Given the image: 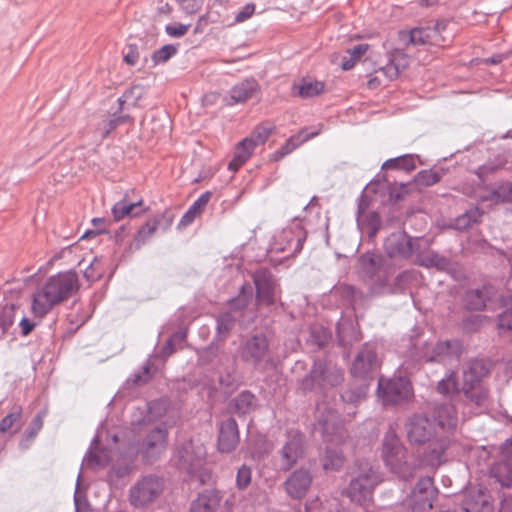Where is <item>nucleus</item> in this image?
<instances>
[{
  "mask_svg": "<svg viewBox=\"0 0 512 512\" xmlns=\"http://www.w3.org/2000/svg\"><path fill=\"white\" fill-rule=\"evenodd\" d=\"M256 145L251 142V139L245 138L236 147L233 160L229 163L228 168L232 171H237L252 155Z\"/></svg>",
  "mask_w": 512,
  "mask_h": 512,
  "instance_id": "obj_34",
  "label": "nucleus"
},
{
  "mask_svg": "<svg viewBox=\"0 0 512 512\" xmlns=\"http://www.w3.org/2000/svg\"><path fill=\"white\" fill-rule=\"evenodd\" d=\"M104 272V267L102 266V261L100 258L95 257L93 261L89 264V266L84 271V277L88 281H95L99 279Z\"/></svg>",
  "mask_w": 512,
  "mask_h": 512,
  "instance_id": "obj_57",
  "label": "nucleus"
},
{
  "mask_svg": "<svg viewBox=\"0 0 512 512\" xmlns=\"http://www.w3.org/2000/svg\"><path fill=\"white\" fill-rule=\"evenodd\" d=\"M177 51V46L172 44L164 45L160 49L154 51L152 54V62L154 66L167 62L177 53Z\"/></svg>",
  "mask_w": 512,
  "mask_h": 512,
  "instance_id": "obj_55",
  "label": "nucleus"
},
{
  "mask_svg": "<svg viewBox=\"0 0 512 512\" xmlns=\"http://www.w3.org/2000/svg\"><path fill=\"white\" fill-rule=\"evenodd\" d=\"M343 381V370L337 365L324 359H316L308 375L300 383L302 390L311 391L332 388Z\"/></svg>",
  "mask_w": 512,
  "mask_h": 512,
  "instance_id": "obj_6",
  "label": "nucleus"
},
{
  "mask_svg": "<svg viewBox=\"0 0 512 512\" xmlns=\"http://www.w3.org/2000/svg\"><path fill=\"white\" fill-rule=\"evenodd\" d=\"M490 476L502 487H510L512 484V466L506 461L494 463L490 468Z\"/></svg>",
  "mask_w": 512,
  "mask_h": 512,
  "instance_id": "obj_36",
  "label": "nucleus"
},
{
  "mask_svg": "<svg viewBox=\"0 0 512 512\" xmlns=\"http://www.w3.org/2000/svg\"><path fill=\"white\" fill-rule=\"evenodd\" d=\"M441 174L434 170H422L416 175L417 183L424 186H431L439 182Z\"/></svg>",
  "mask_w": 512,
  "mask_h": 512,
  "instance_id": "obj_58",
  "label": "nucleus"
},
{
  "mask_svg": "<svg viewBox=\"0 0 512 512\" xmlns=\"http://www.w3.org/2000/svg\"><path fill=\"white\" fill-rule=\"evenodd\" d=\"M313 482V475L310 469L300 467L294 470L284 481V489L287 495L293 500L303 499Z\"/></svg>",
  "mask_w": 512,
  "mask_h": 512,
  "instance_id": "obj_17",
  "label": "nucleus"
},
{
  "mask_svg": "<svg viewBox=\"0 0 512 512\" xmlns=\"http://www.w3.org/2000/svg\"><path fill=\"white\" fill-rule=\"evenodd\" d=\"M416 167V159L414 155L407 154L393 159L387 160L383 165V169L399 168L406 171H411Z\"/></svg>",
  "mask_w": 512,
  "mask_h": 512,
  "instance_id": "obj_49",
  "label": "nucleus"
},
{
  "mask_svg": "<svg viewBox=\"0 0 512 512\" xmlns=\"http://www.w3.org/2000/svg\"><path fill=\"white\" fill-rule=\"evenodd\" d=\"M257 405L255 396L248 392L243 391L232 400V409L238 414H247Z\"/></svg>",
  "mask_w": 512,
  "mask_h": 512,
  "instance_id": "obj_41",
  "label": "nucleus"
},
{
  "mask_svg": "<svg viewBox=\"0 0 512 512\" xmlns=\"http://www.w3.org/2000/svg\"><path fill=\"white\" fill-rule=\"evenodd\" d=\"M417 271L407 270L397 275L393 281V286L397 288V293L403 291L407 285L416 278Z\"/></svg>",
  "mask_w": 512,
  "mask_h": 512,
  "instance_id": "obj_59",
  "label": "nucleus"
},
{
  "mask_svg": "<svg viewBox=\"0 0 512 512\" xmlns=\"http://www.w3.org/2000/svg\"><path fill=\"white\" fill-rule=\"evenodd\" d=\"M460 512H493L491 495L487 490L470 488L461 501Z\"/></svg>",
  "mask_w": 512,
  "mask_h": 512,
  "instance_id": "obj_20",
  "label": "nucleus"
},
{
  "mask_svg": "<svg viewBox=\"0 0 512 512\" xmlns=\"http://www.w3.org/2000/svg\"><path fill=\"white\" fill-rule=\"evenodd\" d=\"M21 425V408L14 407L12 411L0 421V433L13 435L20 430Z\"/></svg>",
  "mask_w": 512,
  "mask_h": 512,
  "instance_id": "obj_37",
  "label": "nucleus"
},
{
  "mask_svg": "<svg viewBox=\"0 0 512 512\" xmlns=\"http://www.w3.org/2000/svg\"><path fill=\"white\" fill-rule=\"evenodd\" d=\"M485 374V369L479 362L472 363L463 372V386L462 388L474 387L483 384L482 378Z\"/></svg>",
  "mask_w": 512,
  "mask_h": 512,
  "instance_id": "obj_40",
  "label": "nucleus"
},
{
  "mask_svg": "<svg viewBox=\"0 0 512 512\" xmlns=\"http://www.w3.org/2000/svg\"><path fill=\"white\" fill-rule=\"evenodd\" d=\"M251 469L246 465H242L238 471L236 476V484L239 489H245L251 482Z\"/></svg>",
  "mask_w": 512,
  "mask_h": 512,
  "instance_id": "obj_64",
  "label": "nucleus"
},
{
  "mask_svg": "<svg viewBox=\"0 0 512 512\" xmlns=\"http://www.w3.org/2000/svg\"><path fill=\"white\" fill-rule=\"evenodd\" d=\"M79 287L78 276L73 271L60 272L49 277L33 295L32 311L34 315L43 317L55 305L72 297Z\"/></svg>",
  "mask_w": 512,
  "mask_h": 512,
  "instance_id": "obj_2",
  "label": "nucleus"
},
{
  "mask_svg": "<svg viewBox=\"0 0 512 512\" xmlns=\"http://www.w3.org/2000/svg\"><path fill=\"white\" fill-rule=\"evenodd\" d=\"M381 257L373 252H366L359 258V265L362 272L373 277L379 270Z\"/></svg>",
  "mask_w": 512,
  "mask_h": 512,
  "instance_id": "obj_43",
  "label": "nucleus"
},
{
  "mask_svg": "<svg viewBox=\"0 0 512 512\" xmlns=\"http://www.w3.org/2000/svg\"><path fill=\"white\" fill-rule=\"evenodd\" d=\"M43 427V414L39 413L37 414L31 421L28 429L24 433L21 441H20V447L23 449L29 448L39 431Z\"/></svg>",
  "mask_w": 512,
  "mask_h": 512,
  "instance_id": "obj_46",
  "label": "nucleus"
},
{
  "mask_svg": "<svg viewBox=\"0 0 512 512\" xmlns=\"http://www.w3.org/2000/svg\"><path fill=\"white\" fill-rule=\"evenodd\" d=\"M371 294L375 296L397 293V288L393 286L387 276H379L370 287Z\"/></svg>",
  "mask_w": 512,
  "mask_h": 512,
  "instance_id": "obj_53",
  "label": "nucleus"
},
{
  "mask_svg": "<svg viewBox=\"0 0 512 512\" xmlns=\"http://www.w3.org/2000/svg\"><path fill=\"white\" fill-rule=\"evenodd\" d=\"M323 127V124H317L316 126L302 129L297 135L292 136L290 139H288L285 145L274 153L275 159H281L285 155L294 151L304 142L318 136L323 130Z\"/></svg>",
  "mask_w": 512,
  "mask_h": 512,
  "instance_id": "obj_26",
  "label": "nucleus"
},
{
  "mask_svg": "<svg viewBox=\"0 0 512 512\" xmlns=\"http://www.w3.org/2000/svg\"><path fill=\"white\" fill-rule=\"evenodd\" d=\"M257 300L265 305H273L278 296L277 281L267 268H259L253 274Z\"/></svg>",
  "mask_w": 512,
  "mask_h": 512,
  "instance_id": "obj_16",
  "label": "nucleus"
},
{
  "mask_svg": "<svg viewBox=\"0 0 512 512\" xmlns=\"http://www.w3.org/2000/svg\"><path fill=\"white\" fill-rule=\"evenodd\" d=\"M341 429L342 421L337 410L325 401L318 402L314 431L320 433L326 441H334V438H341Z\"/></svg>",
  "mask_w": 512,
  "mask_h": 512,
  "instance_id": "obj_10",
  "label": "nucleus"
},
{
  "mask_svg": "<svg viewBox=\"0 0 512 512\" xmlns=\"http://www.w3.org/2000/svg\"><path fill=\"white\" fill-rule=\"evenodd\" d=\"M501 301L505 309L498 316V329L507 332L512 329V295L503 296Z\"/></svg>",
  "mask_w": 512,
  "mask_h": 512,
  "instance_id": "obj_45",
  "label": "nucleus"
},
{
  "mask_svg": "<svg viewBox=\"0 0 512 512\" xmlns=\"http://www.w3.org/2000/svg\"><path fill=\"white\" fill-rule=\"evenodd\" d=\"M162 217H164V215H158L154 217L152 220L147 221L143 226H141L140 229L137 231L136 235L134 236L130 248L137 250L142 245H144L158 229Z\"/></svg>",
  "mask_w": 512,
  "mask_h": 512,
  "instance_id": "obj_30",
  "label": "nucleus"
},
{
  "mask_svg": "<svg viewBox=\"0 0 512 512\" xmlns=\"http://www.w3.org/2000/svg\"><path fill=\"white\" fill-rule=\"evenodd\" d=\"M259 88V84L254 78L245 79L230 89L229 95L225 97V102L229 106L245 103L258 93Z\"/></svg>",
  "mask_w": 512,
  "mask_h": 512,
  "instance_id": "obj_22",
  "label": "nucleus"
},
{
  "mask_svg": "<svg viewBox=\"0 0 512 512\" xmlns=\"http://www.w3.org/2000/svg\"><path fill=\"white\" fill-rule=\"evenodd\" d=\"M168 431L166 427L154 428L141 445V454L146 462L157 461L167 448Z\"/></svg>",
  "mask_w": 512,
  "mask_h": 512,
  "instance_id": "obj_18",
  "label": "nucleus"
},
{
  "mask_svg": "<svg viewBox=\"0 0 512 512\" xmlns=\"http://www.w3.org/2000/svg\"><path fill=\"white\" fill-rule=\"evenodd\" d=\"M377 395L383 405H396L409 401L413 397V389L406 377H381L378 381Z\"/></svg>",
  "mask_w": 512,
  "mask_h": 512,
  "instance_id": "obj_9",
  "label": "nucleus"
},
{
  "mask_svg": "<svg viewBox=\"0 0 512 512\" xmlns=\"http://www.w3.org/2000/svg\"><path fill=\"white\" fill-rule=\"evenodd\" d=\"M462 346L458 340L439 341L435 344L425 343L420 357L427 362H443L457 359L461 353Z\"/></svg>",
  "mask_w": 512,
  "mask_h": 512,
  "instance_id": "obj_14",
  "label": "nucleus"
},
{
  "mask_svg": "<svg viewBox=\"0 0 512 512\" xmlns=\"http://www.w3.org/2000/svg\"><path fill=\"white\" fill-rule=\"evenodd\" d=\"M437 490L431 477L420 478L405 501L407 512H428L433 507Z\"/></svg>",
  "mask_w": 512,
  "mask_h": 512,
  "instance_id": "obj_11",
  "label": "nucleus"
},
{
  "mask_svg": "<svg viewBox=\"0 0 512 512\" xmlns=\"http://www.w3.org/2000/svg\"><path fill=\"white\" fill-rule=\"evenodd\" d=\"M222 495L214 489H207L199 493L191 502L190 512H217L221 508Z\"/></svg>",
  "mask_w": 512,
  "mask_h": 512,
  "instance_id": "obj_25",
  "label": "nucleus"
},
{
  "mask_svg": "<svg viewBox=\"0 0 512 512\" xmlns=\"http://www.w3.org/2000/svg\"><path fill=\"white\" fill-rule=\"evenodd\" d=\"M17 309H19V307L13 303L6 304L0 308V328L2 333H5L14 323Z\"/></svg>",
  "mask_w": 512,
  "mask_h": 512,
  "instance_id": "obj_54",
  "label": "nucleus"
},
{
  "mask_svg": "<svg viewBox=\"0 0 512 512\" xmlns=\"http://www.w3.org/2000/svg\"><path fill=\"white\" fill-rule=\"evenodd\" d=\"M239 443L238 425L235 419L221 422L218 434V449L222 453L233 451Z\"/></svg>",
  "mask_w": 512,
  "mask_h": 512,
  "instance_id": "obj_23",
  "label": "nucleus"
},
{
  "mask_svg": "<svg viewBox=\"0 0 512 512\" xmlns=\"http://www.w3.org/2000/svg\"><path fill=\"white\" fill-rule=\"evenodd\" d=\"M294 90L302 98H312L324 90V84L320 81H304L300 85L294 86Z\"/></svg>",
  "mask_w": 512,
  "mask_h": 512,
  "instance_id": "obj_50",
  "label": "nucleus"
},
{
  "mask_svg": "<svg viewBox=\"0 0 512 512\" xmlns=\"http://www.w3.org/2000/svg\"><path fill=\"white\" fill-rule=\"evenodd\" d=\"M369 202L367 197L362 195L357 210V224L359 227H366L369 237H374L379 231L381 220L377 212L367 214Z\"/></svg>",
  "mask_w": 512,
  "mask_h": 512,
  "instance_id": "obj_27",
  "label": "nucleus"
},
{
  "mask_svg": "<svg viewBox=\"0 0 512 512\" xmlns=\"http://www.w3.org/2000/svg\"><path fill=\"white\" fill-rule=\"evenodd\" d=\"M236 319L230 313L226 312L216 318V337L219 340H225L235 325Z\"/></svg>",
  "mask_w": 512,
  "mask_h": 512,
  "instance_id": "obj_44",
  "label": "nucleus"
},
{
  "mask_svg": "<svg viewBox=\"0 0 512 512\" xmlns=\"http://www.w3.org/2000/svg\"><path fill=\"white\" fill-rule=\"evenodd\" d=\"M271 134V128L266 126H258L255 128L253 133L250 137H247L248 139H251V142L254 143L256 146L264 144L268 137Z\"/></svg>",
  "mask_w": 512,
  "mask_h": 512,
  "instance_id": "obj_63",
  "label": "nucleus"
},
{
  "mask_svg": "<svg viewBox=\"0 0 512 512\" xmlns=\"http://www.w3.org/2000/svg\"><path fill=\"white\" fill-rule=\"evenodd\" d=\"M166 401L156 400L148 405V421L160 418L166 411Z\"/></svg>",
  "mask_w": 512,
  "mask_h": 512,
  "instance_id": "obj_61",
  "label": "nucleus"
},
{
  "mask_svg": "<svg viewBox=\"0 0 512 512\" xmlns=\"http://www.w3.org/2000/svg\"><path fill=\"white\" fill-rule=\"evenodd\" d=\"M414 241L404 232H395L388 236L384 242V249L391 258L407 259L414 253Z\"/></svg>",
  "mask_w": 512,
  "mask_h": 512,
  "instance_id": "obj_21",
  "label": "nucleus"
},
{
  "mask_svg": "<svg viewBox=\"0 0 512 512\" xmlns=\"http://www.w3.org/2000/svg\"><path fill=\"white\" fill-rule=\"evenodd\" d=\"M132 118L129 115H119L115 112L110 118L103 119L97 127L98 132L102 139L107 137L118 126L131 122Z\"/></svg>",
  "mask_w": 512,
  "mask_h": 512,
  "instance_id": "obj_39",
  "label": "nucleus"
},
{
  "mask_svg": "<svg viewBox=\"0 0 512 512\" xmlns=\"http://www.w3.org/2000/svg\"><path fill=\"white\" fill-rule=\"evenodd\" d=\"M437 428L442 431V435H450L456 439L455 430L458 425V416L454 405L444 403L436 409Z\"/></svg>",
  "mask_w": 512,
  "mask_h": 512,
  "instance_id": "obj_24",
  "label": "nucleus"
},
{
  "mask_svg": "<svg viewBox=\"0 0 512 512\" xmlns=\"http://www.w3.org/2000/svg\"><path fill=\"white\" fill-rule=\"evenodd\" d=\"M407 65V57L402 52H396L389 63L381 68V72L390 80L395 79L400 70L403 69Z\"/></svg>",
  "mask_w": 512,
  "mask_h": 512,
  "instance_id": "obj_42",
  "label": "nucleus"
},
{
  "mask_svg": "<svg viewBox=\"0 0 512 512\" xmlns=\"http://www.w3.org/2000/svg\"><path fill=\"white\" fill-rule=\"evenodd\" d=\"M252 298V286L249 283H245L241 286L239 295L230 300V305L235 310H242L248 306Z\"/></svg>",
  "mask_w": 512,
  "mask_h": 512,
  "instance_id": "obj_52",
  "label": "nucleus"
},
{
  "mask_svg": "<svg viewBox=\"0 0 512 512\" xmlns=\"http://www.w3.org/2000/svg\"><path fill=\"white\" fill-rule=\"evenodd\" d=\"M242 361L257 365L266 360L269 355V342L265 334L257 333L243 338L238 348Z\"/></svg>",
  "mask_w": 512,
  "mask_h": 512,
  "instance_id": "obj_12",
  "label": "nucleus"
},
{
  "mask_svg": "<svg viewBox=\"0 0 512 512\" xmlns=\"http://www.w3.org/2000/svg\"><path fill=\"white\" fill-rule=\"evenodd\" d=\"M142 200L129 202L126 198L116 202L112 207V215L115 221H120L126 216H138L142 213Z\"/></svg>",
  "mask_w": 512,
  "mask_h": 512,
  "instance_id": "obj_32",
  "label": "nucleus"
},
{
  "mask_svg": "<svg viewBox=\"0 0 512 512\" xmlns=\"http://www.w3.org/2000/svg\"><path fill=\"white\" fill-rule=\"evenodd\" d=\"M140 97H141V88L140 87L134 86V87L128 89L127 91H125V93L121 97L118 98V105H119L118 110L121 111L123 109L124 103L129 101L131 98L134 99L132 102V105L136 106Z\"/></svg>",
  "mask_w": 512,
  "mask_h": 512,
  "instance_id": "obj_60",
  "label": "nucleus"
},
{
  "mask_svg": "<svg viewBox=\"0 0 512 512\" xmlns=\"http://www.w3.org/2000/svg\"><path fill=\"white\" fill-rule=\"evenodd\" d=\"M407 440L411 445L427 444L422 461L431 468H438L447 461L448 453L456 450L457 441L450 435L438 432L436 423L424 414H414L405 423Z\"/></svg>",
  "mask_w": 512,
  "mask_h": 512,
  "instance_id": "obj_1",
  "label": "nucleus"
},
{
  "mask_svg": "<svg viewBox=\"0 0 512 512\" xmlns=\"http://www.w3.org/2000/svg\"><path fill=\"white\" fill-rule=\"evenodd\" d=\"M306 239V232L298 221L284 228L274 236L272 249L277 252L299 253Z\"/></svg>",
  "mask_w": 512,
  "mask_h": 512,
  "instance_id": "obj_13",
  "label": "nucleus"
},
{
  "mask_svg": "<svg viewBox=\"0 0 512 512\" xmlns=\"http://www.w3.org/2000/svg\"><path fill=\"white\" fill-rule=\"evenodd\" d=\"M369 390V383L359 382L351 385L340 395V400L345 404L356 405L366 398Z\"/></svg>",
  "mask_w": 512,
  "mask_h": 512,
  "instance_id": "obj_35",
  "label": "nucleus"
},
{
  "mask_svg": "<svg viewBox=\"0 0 512 512\" xmlns=\"http://www.w3.org/2000/svg\"><path fill=\"white\" fill-rule=\"evenodd\" d=\"M165 487L164 479L147 474L138 479L129 489L128 500L134 508H145L156 501Z\"/></svg>",
  "mask_w": 512,
  "mask_h": 512,
  "instance_id": "obj_7",
  "label": "nucleus"
},
{
  "mask_svg": "<svg viewBox=\"0 0 512 512\" xmlns=\"http://www.w3.org/2000/svg\"><path fill=\"white\" fill-rule=\"evenodd\" d=\"M379 366L377 353L375 347L366 344L362 350L357 354L352 367L351 375L353 378L358 379L360 382H368L371 380V373Z\"/></svg>",
  "mask_w": 512,
  "mask_h": 512,
  "instance_id": "obj_15",
  "label": "nucleus"
},
{
  "mask_svg": "<svg viewBox=\"0 0 512 512\" xmlns=\"http://www.w3.org/2000/svg\"><path fill=\"white\" fill-rule=\"evenodd\" d=\"M381 482L380 474L368 462L357 464L352 474L347 496L351 501L366 506L372 500L374 488Z\"/></svg>",
  "mask_w": 512,
  "mask_h": 512,
  "instance_id": "obj_5",
  "label": "nucleus"
},
{
  "mask_svg": "<svg viewBox=\"0 0 512 512\" xmlns=\"http://www.w3.org/2000/svg\"><path fill=\"white\" fill-rule=\"evenodd\" d=\"M198 363L207 366L213 374L204 382L210 389H217V384L223 388H229L234 384L233 361L229 354L220 351L216 346L210 345L199 350Z\"/></svg>",
  "mask_w": 512,
  "mask_h": 512,
  "instance_id": "obj_4",
  "label": "nucleus"
},
{
  "mask_svg": "<svg viewBox=\"0 0 512 512\" xmlns=\"http://www.w3.org/2000/svg\"><path fill=\"white\" fill-rule=\"evenodd\" d=\"M98 436H95L91 442V446L85 455L82 465L87 468L97 470L106 467L111 461V451L98 448Z\"/></svg>",
  "mask_w": 512,
  "mask_h": 512,
  "instance_id": "obj_28",
  "label": "nucleus"
},
{
  "mask_svg": "<svg viewBox=\"0 0 512 512\" xmlns=\"http://www.w3.org/2000/svg\"><path fill=\"white\" fill-rule=\"evenodd\" d=\"M483 213L479 208H472L455 219L454 227L458 230H464L472 224L480 221Z\"/></svg>",
  "mask_w": 512,
  "mask_h": 512,
  "instance_id": "obj_48",
  "label": "nucleus"
},
{
  "mask_svg": "<svg viewBox=\"0 0 512 512\" xmlns=\"http://www.w3.org/2000/svg\"><path fill=\"white\" fill-rule=\"evenodd\" d=\"M462 391L465 397L475 405L479 407L489 405V391L484 383L474 387L462 388Z\"/></svg>",
  "mask_w": 512,
  "mask_h": 512,
  "instance_id": "obj_38",
  "label": "nucleus"
},
{
  "mask_svg": "<svg viewBox=\"0 0 512 512\" xmlns=\"http://www.w3.org/2000/svg\"><path fill=\"white\" fill-rule=\"evenodd\" d=\"M416 263L419 266L426 268H436L440 271H448L450 269V260L438 252L430 251L426 254H419L416 258Z\"/></svg>",
  "mask_w": 512,
  "mask_h": 512,
  "instance_id": "obj_31",
  "label": "nucleus"
},
{
  "mask_svg": "<svg viewBox=\"0 0 512 512\" xmlns=\"http://www.w3.org/2000/svg\"><path fill=\"white\" fill-rule=\"evenodd\" d=\"M279 455L280 470H290L304 456L302 435L298 432H290L287 441L279 451Z\"/></svg>",
  "mask_w": 512,
  "mask_h": 512,
  "instance_id": "obj_19",
  "label": "nucleus"
},
{
  "mask_svg": "<svg viewBox=\"0 0 512 512\" xmlns=\"http://www.w3.org/2000/svg\"><path fill=\"white\" fill-rule=\"evenodd\" d=\"M444 28L441 23H436L434 28H414L410 32H401L400 37L403 41L413 45H423L436 41L435 37Z\"/></svg>",
  "mask_w": 512,
  "mask_h": 512,
  "instance_id": "obj_29",
  "label": "nucleus"
},
{
  "mask_svg": "<svg viewBox=\"0 0 512 512\" xmlns=\"http://www.w3.org/2000/svg\"><path fill=\"white\" fill-rule=\"evenodd\" d=\"M132 470V465L126 459H122L119 463L114 464L111 468L109 477L123 478Z\"/></svg>",
  "mask_w": 512,
  "mask_h": 512,
  "instance_id": "obj_62",
  "label": "nucleus"
},
{
  "mask_svg": "<svg viewBox=\"0 0 512 512\" xmlns=\"http://www.w3.org/2000/svg\"><path fill=\"white\" fill-rule=\"evenodd\" d=\"M491 296L492 291L488 287L469 290L465 296L466 306L470 310H482L487 306Z\"/></svg>",
  "mask_w": 512,
  "mask_h": 512,
  "instance_id": "obj_33",
  "label": "nucleus"
},
{
  "mask_svg": "<svg viewBox=\"0 0 512 512\" xmlns=\"http://www.w3.org/2000/svg\"><path fill=\"white\" fill-rule=\"evenodd\" d=\"M484 199L494 203L512 202V183L505 182L498 185Z\"/></svg>",
  "mask_w": 512,
  "mask_h": 512,
  "instance_id": "obj_47",
  "label": "nucleus"
},
{
  "mask_svg": "<svg viewBox=\"0 0 512 512\" xmlns=\"http://www.w3.org/2000/svg\"><path fill=\"white\" fill-rule=\"evenodd\" d=\"M437 390L441 394H450L458 391L456 376L453 371L448 372L446 377L439 381Z\"/></svg>",
  "mask_w": 512,
  "mask_h": 512,
  "instance_id": "obj_56",
  "label": "nucleus"
},
{
  "mask_svg": "<svg viewBox=\"0 0 512 512\" xmlns=\"http://www.w3.org/2000/svg\"><path fill=\"white\" fill-rule=\"evenodd\" d=\"M205 459L206 449L203 443L190 439L178 445L172 461L179 471L194 475L202 469Z\"/></svg>",
  "mask_w": 512,
  "mask_h": 512,
  "instance_id": "obj_8",
  "label": "nucleus"
},
{
  "mask_svg": "<svg viewBox=\"0 0 512 512\" xmlns=\"http://www.w3.org/2000/svg\"><path fill=\"white\" fill-rule=\"evenodd\" d=\"M344 464L343 453L339 450L327 448L323 459V468L325 470L338 471Z\"/></svg>",
  "mask_w": 512,
  "mask_h": 512,
  "instance_id": "obj_51",
  "label": "nucleus"
},
{
  "mask_svg": "<svg viewBox=\"0 0 512 512\" xmlns=\"http://www.w3.org/2000/svg\"><path fill=\"white\" fill-rule=\"evenodd\" d=\"M381 457L389 471L402 480L413 477L417 466L409 460L408 451L397 433L389 429L382 440Z\"/></svg>",
  "mask_w": 512,
  "mask_h": 512,
  "instance_id": "obj_3",
  "label": "nucleus"
}]
</instances>
